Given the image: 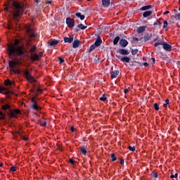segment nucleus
<instances>
[{
	"label": "nucleus",
	"mask_w": 180,
	"mask_h": 180,
	"mask_svg": "<svg viewBox=\"0 0 180 180\" xmlns=\"http://www.w3.org/2000/svg\"><path fill=\"white\" fill-rule=\"evenodd\" d=\"M49 46H57L58 44V40L53 39L52 41L49 42Z\"/></svg>",
	"instance_id": "b1692460"
},
{
	"label": "nucleus",
	"mask_w": 180,
	"mask_h": 180,
	"mask_svg": "<svg viewBox=\"0 0 180 180\" xmlns=\"http://www.w3.org/2000/svg\"><path fill=\"white\" fill-rule=\"evenodd\" d=\"M127 92H129V89H125L124 90V94H127Z\"/></svg>",
	"instance_id": "e2e57ef3"
},
{
	"label": "nucleus",
	"mask_w": 180,
	"mask_h": 180,
	"mask_svg": "<svg viewBox=\"0 0 180 180\" xmlns=\"http://www.w3.org/2000/svg\"><path fill=\"white\" fill-rule=\"evenodd\" d=\"M142 65H145L146 67H148V63L147 62L143 63Z\"/></svg>",
	"instance_id": "052dcab7"
},
{
	"label": "nucleus",
	"mask_w": 180,
	"mask_h": 180,
	"mask_svg": "<svg viewBox=\"0 0 180 180\" xmlns=\"http://www.w3.org/2000/svg\"><path fill=\"white\" fill-rule=\"evenodd\" d=\"M158 39H160V37H158V35H156V37L154 38L153 41H157V40H158Z\"/></svg>",
	"instance_id": "4d7b16f0"
},
{
	"label": "nucleus",
	"mask_w": 180,
	"mask_h": 180,
	"mask_svg": "<svg viewBox=\"0 0 180 180\" xmlns=\"http://www.w3.org/2000/svg\"><path fill=\"white\" fill-rule=\"evenodd\" d=\"M174 19H175V20H180V13L175 14Z\"/></svg>",
	"instance_id": "58836bf2"
},
{
	"label": "nucleus",
	"mask_w": 180,
	"mask_h": 180,
	"mask_svg": "<svg viewBox=\"0 0 180 180\" xmlns=\"http://www.w3.org/2000/svg\"><path fill=\"white\" fill-rule=\"evenodd\" d=\"M21 113L20 110L15 109L13 111L11 110L8 115L10 117H18L16 115H20Z\"/></svg>",
	"instance_id": "39448f33"
},
{
	"label": "nucleus",
	"mask_w": 180,
	"mask_h": 180,
	"mask_svg": "<svg viewBox=\"0 0 180 180\" xmlns=\"http://www.w3.org/2000/svg\"><path fill=\"white\" fill-rule=\"evenodd\" d=\"M153 26H158V27H161V26H162V23L157 20V21L153 23Z\"/></svg>",
	"instance_id": "c85d7f7f"
},
{
	"label": "nucleus",
	"mask_w": 180,
	"mask_h": 180,
	"mask_svg": "<svg viewBox=\"0 0 180 180\" xmlns=\"http://www.w3.org/2000/svg\"><path fill=\"white\" fill-rule=\"evenodd\" d=\"M102 5L104 8L110 6V0H102Z\"/></svg>",
	"instance_id": "f8f14e48"
},
{
	"label": "nucleus",
	"mask_w": 180,
	"mask_h": 180,
	"mask_svg": "<svg viewBox=\"0 0 180 180\" xmlns=\"http://www.w3.org/2000/svg\"><path fill=\"white\" fill-rule=\"evenodd\" d=\"M138 33H143V32H146V27L145 26H141L137 29Z\"/></svg>",
	"instance_id": "412c9836"
},
{
	"label": "nucleus",
	"mask_w": 180,
	"mask_h": 180,
	"mask_svg": "<svg viewBox=\"0 0 180 180\" xmlns=\"http://www.w3.org/2000/svg\"><path fill=\"white\" fill-rule=\"evenodd\" d=\"M168 105H169V99H166L165 103H163V108H167Z\"/></svg>",
	"instance_id": "72a5a7b5"
},
{
	"label": "nucleus",
	"mask_w": 180,
	"mask_h": 180,
	"mask_svg": "<svg viewBox=\"0 0 180 180\" xmlns=\"http://www.w3.org/2000/svg\"><path fill=\"white\" fill-rule=\"evenodd\" d=\"M108 99V98H106V96L105 94H103L102 96L100 98V101H101L102 102H105V101H106Z\"/></svg>",
	"instance_id": "e433bc0d"
},
{
	"label": "nucleus",
	"mask_w": 180,
	"mask_h": 180,
	"mask_svg": "<svg viewBox=\"0 0 180 180\" xmlns=\"http://www.w3.org/2000/svg\"><path fill=\"white\" fill-rule=\"evenodd\" d=\"M19 64L18 62L15 60H9L8 65L10 67L11 71H13L15 70V67Z\"/></svg>",
	"instance_id": "6e6552de"
},
{
	"label": "nucleus",
	"mask_w": 180,
	"mask_h": 180,
	"mask_svg": "<svg viewBox=\"0 0 180 180\" xmlns=\"http://www.w3.org/2000/svg\"><path fill=\"white\" fill-rule=\"evenodd\" d=\"M168 27V22L167 20H165L163 22V29H165Z\"/></svg>",
	"instance_id": "c03bdc74"
},
{
	"label": "nucleus",
	"mask_w": 180,
	"mask_h": 180,
	"mask_svg": "<svg viewBox=\"0 0 180 180\" xmlns=\"http://www.w3.org/2000/svg\"><path fill=\"white\" fill-rule=\"evenodd\" d=\"M4 91H6V92H8V91L9 90H8V89H6V87H4V86L1 87L0 85V94H4Z\"/></svg>",
	"instance_id": "473e14b6"
},
{
	"label": "nucleus",
	"mask_w": 180,
	"mask_h": 180,
	"mask_svg": "<svg viewBox=\"0 0 180 180\" xmlns=\"http://www.w3.org/2000/svg\"><path fill=\"white\" fill-rule=\"evenodd\" d=\"M37 49V47L36 46V45H33L32 46V48L30 49L29 52L30 53H34Z\"/></svg>",
	"instance_id": "7c9ffc66"
},
{
	"label": "nucleus",
	"mask_w": 180,
	"mask_h": 180,
	"mask_svg": "<svg viewBox=\"0 0 180 180\" xmlns=\"http://www.w3.org/2000/svg\"><path fill=\"white\" fill-rule=\"evenodd\" d=\"M120 164H121L122 165H123V164H124V159H121Z\"/></svg>",
	"instance_id": "6e6d98bb"
},
{
	"label": "nucleus",
	"mask_w": 180,
	"mask_h": 180,
	"mask_svg": "<svg viewBox=\"0 0 180 180\" xmlns=\"http://www.w3.org/2000/svg\"><path fill=\"white\" fill-rule=\"evenodd\" d=\"M115 57H117V58H119V60H120V61H122V63H130L129 57L123 56L122 58V56L120 55H115Z\"/></svg>",
	"instance_id": "0eeeda50"
},
{
	"label": "nucleus",
	"mask_w": 180,
	"mask_h": 180,
	"mask_svg": "<svg viewBox=\"0 0 180 180\" xmlns=\"http://www.w3.org/2000/svg\"><path fill=\"white\" fill-rule=\"evenodd\" d=\"M4 11H6V12H11L13 15V20H16V22H19V19L23 16L25 6L15 0H8L6 4Z\"/></svg>",
	"instance_id": "f257e3e1"
},
{
	"label": "nucleus",
	"mask_w": 180,
	"mask_h": 180,
	"mask_svg": "<svg viewBox=\"0 0 180 180\" xmlns=\"http://www.w3.org/2000/svg\"><path fill=\"white\" fill-rule=\"evenodd\" d=\"M98 47L97 46H96L94 44H93L90 48L89 49V53H91V51H94V50H95V49Z\"/></svg>",
	"instance_id": "c756f323"
},
{
	"label": "nucleus",
	"mask_w": 180,
	"mask_h": 180,
	"mask_svg": "<svg viewBox=\"0 0 180 180\" xmlns=\"http://www.w3.org/2000/svg\"><path fill=\"white\" fill-rule=\"evenodd\" d=\"M30 60L32 61H39L40 60V58L39 57V55L37 53H34L33 55H31Z\"/></svg>",
	"instance_id": "ddd939ff"
},
{
	"label": "nucleus",
	"mask_w": 180,
	"mask_h": 180,
	"mask_svg": "<svg viewBox=\"0 0 180 180\" xmlns=\"http://www.w3.org/2000/svg\"><path fill=\"white\" fill-rule=\"evenodd\" d=\"M120 45L121 46V47H122V49H124V47H127V45L129 44V41H127L126 39H121L120 40L119 42Z\"/></svg>",
	"instance_id": "1a4fd4ad"
},
{
	"label": "nucleus",
	"mask_w": 180,
	"mask_h": 180,
	"mask_svg": "<svg viewBox=\"0 0 180 180\" xmlns=\"http://www.w3.org/2000/svg\"><path fill=\"white\" fill-rule=\"evenodd\" d=\"M69 162L72 164V165H75V162H77L75 160H73L72 159H69Z\"/></svg>",
	"instance_id": "de8ad7c7"
},
{
	"label": "nucleus",
	"mask_w": 180,
	"mask_h": 180,
	"mask_svg": "<svg viewBox=\"0 0 180 180\" xmlns=\"http://www.w3.org/2000/svg\"><path fill=\"white\" fill-rule=\"evenodd\" d=\"M117 53H119L121 56H129V54H130V51L126 49H120L117 50Z\"/></svg>",
	"instance_id": "423d86ee"
},
{
	"label": "nucleus",
	"mask_w": 180,
	"mask_h": 180,
	"mask_svg": "<svg viewBox=\"0 0 180 180\" xmlns=\"http://www.w3.org/2000/svg\"><path fill=\"white\" fill-rule=\"evenodd\" d=\"M41 126L42 127H46L47 126V122H44V123H41Z\"/></svg>",
	"instance_id": "603ef678"
},
{
	"label": "nucleus",
	"mask_w": 180,
	"mask_h": 180,
	"mask_svg": "<svg viewBox=\"0 0 180 180\" xmlns=\"http://www.w3.org/2000/svg\"><path fill=\"white\" fill-rule=\"evenodd\" d=\"M79 40L78 39H75L74 41L72 42V47L73 49H77L78 47H79Z\"/></svg>",
	"instance_id": "2eb2a0df"
},
{
	"label": "nucleus",
	"mask_w": 180,
	"mask_h": 180,
	"mask_svg": "<svg viewBox=\"0 0 180 180\" xmlns=\"http://www.w3.org/2000/svg\"><path fill=\"white\" fill-rule=\"evenodd\" d=\"M51 2H52L51 1H46V4H51Z\"/></svg>",
	"instance_id": "69168bd1"
},
{
	"label": "nucleus",
	"mask_w": 180,
	"mask_h": 180,
	"mask_svg": "<svg viewBox=\"0 0 180 180\" xmlns=\"http://www.w3.org/2000/svg\"><path fill=\"white\" fill-rule=\"evenodd\" d=\"M137 53H139V49H132L131 50L132 56H136V54H137Z\"/></svg>",
	"instance_id": "a19ab883"
},
{
	"label": "nucleus",
	"mask_w": 180,
	"mask_h": 180,
	"mask_svg": "<svg viewBox=\"0 0 180 180\" xmlns=\"http://www.w3.org/2000/svg\"><path fill=\"white\" fill-rule=\"evenodd\" d=\"M111 158H112V161H116V160H117V158H116V155H115V153L111 154Z\"/></svg>",
	"instance_id": "37998d69"
},
{
	"label": "nucleus",
	"mask_w": 180,
	"mask_h": 180,
	"mask_svg": "<svg viewBox=\"0 0 180 180\" xmlns=\"http://www.w3.org/2000/svg\"><path fill=\"white\" fill-rule=\"evenodd\" d=\"M153 178H158V173H153Z\"/></svg>",
	"instance_id": "864d4df0"
},
{
	"label": "nucleus",
	"mask_w": 180,
	"mask_h": 180,
	"mask_svg": "<svg viewBox=\"0 0 180 180\" xmlns=\"http://www.w3.org/2000/svg\"><path fill=\"white\" fill-rule=\"evenodd\" d=\"M151 8H153L151 5L144 6L140 8V11H148V9H151Z\"/></svg>",
	"instance_id": "aec40b11"
},
{
	"label": "nucleus",
	"mask_w": 180,
	"mask_h": 180,
	"mask_svg": "<svg viewBox=\"0 0 180 180\" xmlns=\"http://www.w3.org/2000/svg\"><path fill=\"white\" fill-rule=\"evenodd\" d=\"M133 39L134 40V41H140V39L137 37H134Z\"/></svg>",
	"instance_id": "13d9d810"
},
{
	"label": "nucleus",
	"mask_w": 180,
	"mask_h": 180,
	"mask_svg": "<svg viewBox=\"0 0 180 180\" xmlns=\"http://www.w3.org/2000/svg\"><path fill=\"white\" fill-rule=\"evenodd\" d=\"M101 62H102L101 58H94V63H96V64H99Z\"/></svg>",
	"instance_id": "c9c22d12"
},
{
	"label": "nucleus",
	"mask_w": 180,
	"mask_h": 180,
	"mask_svg": "<svg viewBox=\"0 0 180 180\" xmlns=\"http://www.w3.org/2000/svg\"><path fill=\"white\" fill-rule=\"evenodd\" d=\"M11 94L12 95L14 94L13 91H7L3 93L4 95H6V98H7V99L11 98Z\"/></svg>",
	"instance_id": "a211bd4d"
},
{
	"label": "nucleus",
	"mask_w": 180,
	"mask_h": 180,
	"mask_svg": "<svg viewBox=\"0 0 180 180\" xmlns=\"http://www.w3.org/2000/svg\"><path fill=\"white\" fill-rule=\"evenodd\" d=\"M66 25L70 28L72 29L75 25V20L71 18H66Z\"/></svg>",
	"instance_id": "20e7f679"
},
{
	"label": "nucleus",
	"mask_w": 180,
	"mask_h": 180,
	"mask_svg": "<svg viewBox=\"0 0 180 180\" xmlns=\"http://www.w3.org/2000/svg\"><path fill=\"white\" fill-rule=\"evenodd\" d=\"M168 13H169V11H166L164 13V15H168Z\"/></svg>",
	"instance_id": "338daca9"
},
{
	"label": "nucleus",
	"mask_w": 180,
	"mask_h": 180,
	"mask_svg": "<svg viewBox=\"0 0 180 180\" xmlns=\"http://www.w3.org/2000/svg\"><path fill=\"white\" fill-rule=\"evenodd\" d=\"M32 108L34 109V110H39V105H37V102L33 103Z\"/></svg>",
	"instance_id": "cd10ccee"
},
{
	"label": "nucleus",
	"mask_w": 180,
	"mask_h": 180,
	"mask_svg": "<svg viewBox=\"0 0 180 180\" xmlns=\"http://www.w3.org/2000/svg\"><path fill=\"white\" fill-rule=\"evenodd\" d=\"M94 46L99 47L101 44H102V39H101V37H98L96 39V41L94 43Z\"/></svg>",
	"instance_id": "9b49d317"
},
{
	"label": "nucleus",
	"mask_w": 180,
	"mask_h": 180,
	"mask_svg": "<svg viewBox=\"0 0 180 180\" xmlns=\"http://www.w3.org/2000/svg\"><path fill=\"white\" fill-rule=\"evenodd\" d=\"M159 46H162L163 49L166 51H171L172 50V46H171L167 42H156L154 44L155 47H158Z\"/></svg>",
	"instance_id": "7ed1b4c3"
},
{
	"label": "nucleus",
	"mask_w": 180,
	"mask_h": 180,
	"mask_svg": "<svg viewBox=\"0 0 180 180\" xmlns=\"http://www.w3.org/2000/svg\"><path fill=\"white\" fill-rule=\"evenodd\" d=\"M58 60H59L60 64H63V63H64V61H65L64 59L61 57H59Z\"/></svg>",
	"instance_id": "8fccbe9b"
},
{
	"label": "nucleus",
	"mask_w": 180,
	"mask_h": 180,
	"mask_svg": "<svg viewBox=\"0 0 180 180\" xmlns=\"http://www.w3.org/2000/svg\"><path fill=\"white\" fill-rule=\"evenodd\" d=\"M128 148H129V151H132V153H134V151H136V146H134V147L129 146Z\"/></svg>",
	"instance_id": "79ce46f5"
},
{
	"label": "nucleus",
	"mask_w": 180,
	"mask_h": 180,
	"mask_svg": "<svg viewBox=\"0 0 180 180\" xmlns=\"http://www.w3.org/2000/svg\"><path fill=\"white\" fill-rule=\"evenodd\" d=\"M24 75H25V78L27 79L30 76V72H29V70H26L24 72Z\"/></svg>",
	"instance_id": "4c0bfd02"
},
{
	"label": "nucleus",
	"mask_w": 180,
	"mask_h": 180,
	"mask_svg": "<svg viewBox=\"0 0 180 180\" xmlns=\"http://www.w3.org/2000/svg\"><path fill=\"white\" fill-rule=\"evenodd\" d=\"M10 171L15 172V171H16V167H15V166L11 167L10 169Z\"/></svg>",
	"instance_id": "3c124183"
},
{
	"label": "nucleus",
	"mask_w": 180,
	"mask_h": 180,
	"mask_svg": "<svg viewBox=\"0 0 180 180\" xmlns=\"http://www.w3.org/2000/svg\"><path fill=\"white\" fill-rule=\"evenodd\" d=\"M63 40L65 43H72L74 41V35H71L70 37H65Z\"/></svg>",
	"instance_id": "9d476101"
},
{
	"label": "nucleus",
	"mask_w": 180,
	"mask_h": 180,
	"mask_svg": "<svg viewBox=\"0 0 180 180\" xmlns=\"http://www.w3.org/2000/svg\"><path fill=\"white\" fill-rule=\"evenodd\" d=\"M75 32L76 33H77V32H79V29L76 28V29L75 30Z\"/></svg>",
	"instance_id": "774afa93"
},
{
	"label": "nucleus",
	"mask_w": 180,
	"mask_h": 180,
	"mask_svg": "<svg viewBox=\"0 0 180 180\" xmlns=\"http://www.w3.org/2000/svg\"><path fill=\"white\" fill-rule=\"evenodd\" d=\"M19 39H16L14 41V44L8 45V51L9 57H12V56H19L20 57L22 56H25L26 54V51H25V48L22 46H19Z\"/></svg>",
	"instance_id": "f03ea898"
},
{
	"label": "nucleus",
	"mask_w": 180,
	"mask_h": 180,
	"mask_svg": "<svg viewBox=\"0 0 180 180\" xmlns=\"http://www.w3.org/2000/svg\"><path fill=\"white\" fill-rule=\"evenodd\" d=\"M77 27L79 29H81V30H85V29H86V27H88L87 26L83 25L82 24H79L77 25Z\"/></svg>",
	"instance_id": "2f4dec72"
},
{
	"label": "nucleus",
	"mask_w": 180,
	"mask_h": 180,
	"mask_svg": "<svg viewBox=\"0 0 180 180\" xmlns=\"http://www.w3.org/2000/svg\"><path fill=\"white\" fill-rule=\"evenodd\" d=\"M153 108L155 109V110H160V105H158V103H155L153 104Z\"/></svg>",
	"instance_id": "f704fd0d"
},
{
	"label": "nucleus",
	"mask_w": 180,
	"mask_h": 180,
	"mask_svg": "<svg viewBox=\"0 0 180 180\" xmlns=\"http://www.w3.org/2000/svg\"><path fill=\"white\" fill-rule=\"evenodd\" d=\"M79 149L83 155H86V153H88V151L86 150V149H85V146H82L79 148Z\"/></svg>",
	"instance_id": "4be33fe9"
},
{
	"label": "nucleus",
	"mask_w": 180,
	"mask_h": 180,
	"mask_svg": "<svg viewBox=\"0 0 180 180\" xmlns=\"http://www.w3.org/2000/svg\"><path fill=\"white\" fill-rule=\"evenodd\" d=\"M70 130L72 133H74V131H75V129L74 128V127H71Z\"/></svg>",
	"instance_id": "bf43d9fd"
},
{
	"label": "nucleus",
	"mask_w": 180,
	"mask_h": 180,
	"mask_svg": "<svg viewBox=\"0 0 180 180\" xmlns=\"http://www.w3.org/2000/svg\"><path fill=\"white\" fill-rule=\"evenodd\" d=\"M11 71L14 74H17V75H20V70H15V69H14L13 70H11Z\"/></svg>",
	"instance_id": "a18cd8bd"
},
{
	"label": "nucleus",
	"mask_w": 180,
	"mask_h": 180,
	"mask_svg": "<svg viewBox=\"0 0 180 180\" xmlns=\"http://www.w3.org/2000/svg\"><path fill=\"white\" fill-rule=\"evenodd\" d=\"M77 18H79L80 20H84L85 19V15L81 14V13H76Z\"/></svg>",
	"instance_id": "5701e85b"
},
{
	"label": "nucleus",
	"mask_w": 180,
	"mask_h": 180,
	"mask_svg": "<svg viewBox=\"0 0 180 180\" xmlns=\"http://www.w3.org/2000/svg\"><path fill=\"white\" fill-rule=\"evenodd\" d=\"M152 13H153V11H145L143 13V17L148 18L149 16H151Z\"/></svg>",
	"instance_id": "f3484780"
},
{
	"label": "nucleus",
	"mask_w": 180,
	"mask_h": 180,
	"mask_svg": "<svg viewBox=\"0 0 180 180\" xmlns=\"http://www.w3.org/2000/svg\"><path fill=\"white\" fill-rule=\"evenodd\" d=\"M151 37H153V34H146L143 37V40L144 41H148V40H150L151 39Z\"/></svg>",
	"instance_id": "dca6fc26"
},
{
	"label": "nucleus",
	"mask_w": 180,
	"mask_h": 180,
	"mask_svg": "<svg viewBox=\"0 0 180 180\" xmlns=\"http://www.w3.org/2000/svg\"><path fill=\"white\" fill-rule=\"evenodd\" d=\"M39 57H43V52H39L38 54Z\"/></svg>",
	"instance_id": "680f3d73"
},
{
	"label": "nucleus",
	"mask_w": 180,
	"mask_h": 180,
	"mask_svg": "<svg viewBox=\"0 0 180 180\" xmlns=\"http://www.w3.org/2000/svg\"><path fill=\"white\" fill-rule=\"evenodd\" d=\"M4 85L6 86H9L11 85H15V82H11L9 79H7L4 81Z\"/></svg>",
	"instance_id": "4468645a"
},
{
	"label": "nucleus",
	"mask_w": 180,
	"mask_h": 180,
	"mask_svg": "<svg viewBox=\"0 0 180 180\" xmlns=\"http://www.w3.org/2000/svg\"><path fill=\"white\" fill-rule=\"evenodd\" d=\"M3 110H8V109H11V105L9 104H5L1 106Z\"/></svg>",
	"instance_id": "bb28decb"
},
{
	"label": "nucleus",
	"mask_w": 180,
	"mask_h": 180,
	"mask_svg": "<svg viewBox=\"0 0 180 180\" xmlns=\"http://www.w3.org/2000/svg\"><path fill=\"white\" fill-rule=\"evenodd\" d=\"M170 178H178V173L171 174Z\"/></svg>",
	"instance_id": "09e8293b"
},
{
	"label": "nucleus",
	"mask_w": 180,
	"mask_h": 180,
	"mask_svg": "<svg viewBox=\"0 0 180 180\" xmlns=\"http://www.w3.org/2000/svg\"><path fill=\"white\" fill-rule=\"evenodd\" d=\"M117 75H119V70L111 72V78H117Z\"/></svg>",
	"instance_id": "6ab92c4d"
},
{
	"label": "nucleus",
	"mask_w": 180,
	"mask_h": 180,
	"mask_svg": "<svg viewBox=\"0 0 180 180\" xmlns=\"http://www.w3.org/2000/svg\"><path fill=\"white\" fill-rule=\"evenodd\" d=\"M119 40H120V37L117 36L113 40V44L114 46H116L119 43Z\"/></svg>",
	"instance_id": "a878e982"
},
{
	"label": "nucleus",
	"mask_w": 180,
	"mask_h": 180,
	"mask_svg": "<svg viewBox=\"0 0 180 180\" xmlns=\"http://www.w3.org/2000/svg\"><path fill=\"white\" fill-rule=\"evenodd\" d=\"M42 91H43V90H41V89H40V88L37 89V92H42Z\"/></svg>",
	"instance_id": "0e129e2a"
},
{
	"label": "nucleus",
	"mask_w": 180,
	"mask_h": 180,
	"mask_svg": "<svg viewBox=\"0 0 180 180\" xmlns=\"http://www.w3.org/2000/svg\"><path fill=\"white\" fill-rule=\"evenodd\" d=\"M5 119V113H3L2 111H0V120H4Z\"/></svg>",
	"instance_id": "ea45409f"
},
{
	"label": "nucleus",
	"mask_w": 180,
	"mask_h": 180,
	"mask_svg": "<svg viewBox=\"0 0 180 180\" xmlns=\"http://www.w3.org/2000/svg\"><path fill=\"white\" fill-rule=\"evenodd\" d=\"M26 32L27 34H30L32 32V28H30V27H27L26 29Z\"/></svg>",
	"instance_id": "49530a36"
},
{
	"label": "nucleus",
	"mask_w": 180,
	"mask_h": 180,
	"mask_svg": "<svg viewBox=\"0 0 180 180\" xmlns=\"http://www.w3.org/2000/svg\"><path fill=\"white\" fill-rule=\"evenodd\" d=\"M29 36H30V37H35L36 34H34V33H33V32H31V33L29 34Z\"/></svg>",
	"instance_id": "5fc2aeb1"
},
{
	"label": "nucleus",
	"mask_w": 180,
	"mask_h": 180,
	"mask_svg": "<svg viewBox=\"0 0 180 180\" xmlns=\"http://www.w3.org/2000/svg\"><path fill=\"white\" fill-rule=\"evenodd\" d=\"M27 80L29 82L33 83V82H36V79H34V77H33V76H30L29 77L27 78Z\"/></svg>",
	"instance_id": "393cba45"
}]
</instances>
